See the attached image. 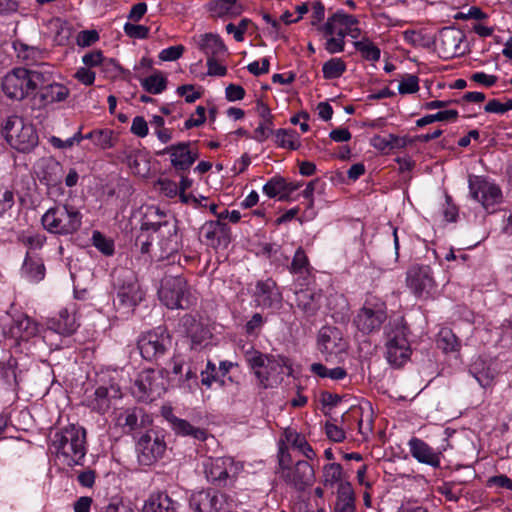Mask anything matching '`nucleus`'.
I'll use <instances>...</instances> for the list:
<instances>
[{
    "mask_svg": "<svg viewBox=\"0 0 512 512\" xmlns=\"http://www.w3.org/2000/svg\"><path fill=\"white\" fill-rule=\"evenodd\" d=\"M244 358L249 368L253 370L257 385L261 389L278 386L283 380L282 375L285 369L288 375L292 371L287 358L263 354L253 347L244 352Z\"/></svg>",
    "mask_w": 512,
    "mask_h": 512,
    "instance_id": "nucleus-1",
    "label": "nucleus"
},
{
    "mask_svg": "<svg viewBox=\"0 0 512 512\" xmlns=\"http://www.w3.org/2000/svg\"><path fill=\"white\" fill-rule=\"evenodd\" d=\"M51 447L68 466L81 465L86 455V430L80 425L69 424L54 433Z\"/></svg>",
    "mask_w": 512,
    "mask_h": 512,
    "instance_id": "nucleus-2",
    "label": "nucleus"
},
{
    "mask_svg": "<svg viewBox=\"0 0 512 512\" xmlns=\"http://www.w3.org/2000/svg\"><path fill=\"white\" fill-rule=\"evenodd\" d=\"M115 292L114 306L118 309L133 310L144 297L136 275L130 269L115 268L111 274Z\"/></svg>",
    "mask_w": 512,
    "mask_h": 512,
    "instance_id": "nucleus-3",
    "label": "nucleus"
},
{
    "mask_svg": "<svg viewBox=\"0 0 512 512\" xmlns=\"http://www.w3.org/2000/svg\"><path fill=\"white\" fill-rule=\"evenodd\" d=\"M42 66L38 69L14 68L2 81L4 94L12 100H23L35 93L37 84L43 81Z\"/></svg>",
    "mask_w": 512,
    "mask_h": 512,
    "instance_id": "nucleus-4",
    "label": "nucleus"
},
{
    "mask_svg": "<svg viewBox=\"0 0 512 512\" xmlns=\"http://www.w3.org/2000/svg\"><path fill=\"white\" fill-rule=\"evenodd\" d=\"M43 227L50 233L69 235L78 231L82 224L80 211L68 204H57L42 216Z\"/></svg>",
    "mask_w": 512,
    "mask_h": 512,
    "instance_id": "nucleus-5",
    "label": "nucleus"
},
{
    "mask_svg": "<svg viewBox=\"0 0 512 512\" xmlns=\"http://www.w3.org/2000/svg\"><path fill=\"white\" fill-rule=\"evenodd\" d=\"M385 348L387 361L400 367L408 361L411 355L410 344L407 339V328L402 318L391 320L385 327Z\"/></svg>",
    "mask_w": 512,
    "mask_h": 512,
    "instance_id": "nucleus-6",
    "label": "nucleus"
},
{
    "mask_svg": "<svg viewBox=\"0 0 512 512\" xmlns=\"http://www.w3.org/2000/svg\"><path fill=\"white\" fill-rule=\"evenodd\" d=\"M2 133L9 145L22 153L32 151L38 145V134L31 123L22 117H8L2 125Z\"/></svg>",
    "mask_w": 512,
    "mask_h": 512,
    "instance_id": "nucleus-7",
    "label": "nucleus"
},
{
    "mask_svg": "<svg viewBox=\"0 0 512 512\" xmlns=\"http://www.w3.org/2000/svg\"><path fill=\"white\" fill-rule=\"evenodd\" d=\"M290 455L283 448L279 449V474L289 485L299 491L313 484L315 473L307 461H297L294 466L289 465Z\"/></svg>",
    "mask_w": 512,
    "mask_h": 512,
    "instance_id": "nucleus-8",
    "label": "nucleus"
},
{
    "mask_svg": "<svg viewBox=\"0 0 512 512\" xmlns=\"http://www.w3.org/2000/svg\"><path fill=\"white\" fill-rule=\"evenodd\" d=\"M159 298L169 309H187L193 303L187 282L180 276H168L163 279Z\"/></svg>",
    "mask_w": 512,
    "mask_h": 512,
    "instance_id": "nucleus-9",
    "label": "nucleus"
},
{
    "mask_svg": "<svg viewBox=\"0 0 512 512\" xmlns=\"http://www.w3.org/2000/svg\"><path fill=\"white\" fill-rule=\"evenodd\" d=\"M172 346V338L165 328L158 327L139 336L137 347L146 361L155 362L163 357Z\"/></svg>",
    "mask_w": 512,
    "mask_h": 512,
    "instance_id": "nucleus-10",
    "label": "nucleus"
},
{
    "mask_svg": "<svg viewBox=\"0 0 512 512\" xmlns=\"http://www.w3.org/2000/svg\"><path fill=\"white\" fill-rule=\"evenodd\" d=\"M38 324L25 314L16 317L9 312H0V339L10 337L17 341H28L38 334Z\"/></svg>",
    "mask_w": 512,
    "mask_h": 512,
    "instance_id": "nucleus-11",
    "label": "nucleus"
},
{
    "mask_svg": "<svg viewBox=\"0 0 512 512\" xmlns=\"http://www.w3.org/2000/svg\"><path fill=\"white\" fill-rule=\"evenodd\" d=\"M387 319L386 305L382 301L367 300L353 319L356 329L364 335L380 330Z\"/></svg>",
    "mask_w": 512,
    "mask_h": 512,
    "instance_id": "nucleus-12",
    "label": "nucleus"
},
{
    "mask_svg": "<svg viewBox=\"0 0 512 512\" xmlns=\"http://www.w3.org/2000/svg\"><path fill=\"white\" fill-rule=\"evenodd\" d=\"M406 285L415 297L429 298L436 288L431 267L421 264L412 265L406 272Z\"/></svg>",
    "mask_w": 512,
    "mask_h": 512,
    "instance_id": "nucleus-13",
    "label": "nucleus"
},
{
    "mask_svg": "<svg viewBox=\"0 0 512 512\" xmlns=\"http://www.w3.org/2000/svg\"><path fill=\"white\" fill-rule=\"evenodd\" d=\"M43 81L42 84H37V89L34 93V100L39 107H47L49 105L63 102L70 95V90L63 84L52 80V73L42 65Z\"/></svg>",
    "mask_w": 512,
    "mask_h": 512,
    "instance_id": "nucleus-14",
    "label": "nucleus"
},
{
    "mask_svg": "<svg viewBox=\"0 0 512 512\" xmlns=\"http://www.w3.org/2000/svg\"><path fill=\"white\" fill-rule=\"evenodd\" d=\"M241 470L242 465L231 457L209 458L204 462L207 479L218 486H225L228 480L236 478Z\"/></svg>",
    "mask_w": 512,
    "mask_h": 512,
    "instance_id": "nucleus-15",
    "label": "nucleus"
},
{
    "mask_svg": "<svg viewBox=\"0 0 512 512\" xmlns=\"http://www.w3.org/2000/svg\"><path fill=\"white\" fill-rule=\"evenodd\" d=\"M469 194L479 202L486 210L493 208L502 201V191L494 182L483 176H470Z\"/></svg>",
    "mask_w": 512,
    "mask_h": 512,
    "instance_id": "nucleus-16",
    "label": "nucleus"
},
{
    "mask_svg": "<svg viewBox=\"0 0 512 512\" xmlns=\"http://www.w3.org/2000/svg\"><path fill=\"white\" fill-rule=\"evenodd\" d=\"M195 147V142L183 141L167 146L156 154L169 155L172 167L178 172H184L189 170L199 158V152Z\"/></svg>",
    "mask_w": 512,
    "mask_h": 512,
    "instance_id": "nucleus-17",
    "label": "nucleus"
},
{
    "mask_svg": "<svg viewBox=\"0 0 512 512\" xmlns=\"http://www.w3.org/2000/svg\"><path fill=\"white\" fill-rule=\"evenodd\" d=\"M162 375L154 370L142 371L132 387L133 395L140 401H153L165 392Z\"/></svg>",
    "mask_w": 512,
    "mask_h": 512,
    "instance_id": "nucleus-18",
    "label": "nucleus"
},
{
    "mask_svg": "<svg viewBox=\"0 0 512 512\" xmlns=\"http://www.w3.org/2000/svg\"><path fill=\"white\" fill-rule=\"evenodd\" d=\"M137 449L139 461L144 465H150L162 458L166 451V443L162 436L150 430L140 437Z\"/></svg>",
    "mask_w": 512,
    "mask_h": 512,
    "instance_id": "nucleus-19",
    "label": "nucleus"
},
{
    "mask_svg": "<svg viewBox=\"0 0 512 512\" xmlns=\"http://www.w3.org/2000/svg\"><path fill=\"white\" fill-rule=\"evenodd\" d=\"M465 39L464 33L455 27H444L439 31L435 41L439 55L444 59L462 55L464 50L461 47Z\"/></svg>",
    "mask_w": 512,
    "mask_h": 512,
    "instance_id": "nucleus-20",
    "label": "nucleus"
},
{
    "mask_svg": "<svg viewBox=\"0 0 512 512\" xmlns=\"http://www.w3.org/2000/svg\"><path fill=\"white\" fill-rule=\"evenodd\" d=\"M206 245L213 248H227L231 242V229L222 221H207L200 228Z\"/></svg>",
    "mask_w": 512,
    "mask_h": 512,
    "instance_id": "nucleus-21",
    "label": "nucleus"
},
{
    "mask_svg": "<svg viewBox=\"0 0 512 512\" xmlns=\"http://www.w3.org/2000/svg\"><path fill=\"white\" fill-rule=\"evenodd\" d=\"M254 301L263 309H279L282 305V294L275 281L272 279L258 281L255 286Z\"/></svg>",
    "mask_w": 512,
    "mask_h": 512,
    "instance_id": "nucleus-22",
    "label": "nucleus"
},
{
    "mask_svg": "<svg viewBox=\"0 0 512 512\" xmlns=\"http://www.w3.org/2000/svg\"><path fill=\"white\" fill-rule=\"evenodd\" d=\"M158 231L160 240L159 246L162 257H169L180 249V237L177 233V225L175 220L164 221L162 223L153 224Z\"/></svg>",
    "mask_w": 512,
    "mask_h": 512,
    "instance_id": "nucleus-23",
    "label": "nucleus"
},
{
    "mask_svg": "<svg viewBox=\"0 0 512 512\" xmlns=\"http://www.w3.org/2000/svg\"><path fill=\"white\" fill-rule=\"evenodd\" d=\"M358 20L355 16L347 14L344 10H338L328 17L325 24L318 27L323 34L344 36L351 32V27L357 26Z\"/></svg>",
    "mask_w": 512,
    "mask_h": 512,
    "instance_id": "nucleus-24",
    "label": "nucleus"
},
{
    "mask_svg": "<svg viewBox=\"0 0 512 512\" xmlns=\"http://www.w3.org/2000/svg\"><path fill=\"white\" fill-rule=\"evenodd\" d=\"M39 181L48 187L61 184L64 176V168L52 157L41 158L35 166Z\"/></svg>",
    "mask_w": 512,
    "mask_h": 512,
    "instance_id": "nucleus-25",
    "label": "nucleus"
},
{
    "mask_svg": "<svg viewBox=\"0 0 512 512\" xmlns=\"http://www.w3.org/2000/svg\"><path fill=\"white\" fill-rule=\"evenodd\" d=\"M317 345L319 351L325 355L337 354L345 347L341 331L332 326H324L319 330Z\"/></svg>",
    "mask_w": 512,
    "mask_h": 512,
    "instance_id": "nucleus-26",
    "label": "nucleus"
},
{
    "mask_svg": "<svg viewBox=\"0 0 512 512\" xmlns=\"http://www.w3.org/2000/svg\"><path fill=\"white\" fill-rule=\"evenodd\" d=\"M163 415L176 435L191 437L196 441H205L208 438L205 429L193 426L187 420L175 416L171 410L165 411Z\"/></svg>",
    "mask_w": 512,
    "mask_h": 512,
    "instance_id": "nucleus-27",
    "label": "nucleus"
},
{
    "mask_svg": "<svg viewBox=\"0 0 512 512\" xmlns=\"http://www.w3.org/2000/svg\"><path fill=\"white\" fill-rule=\"evenodd\" d=\"M410 454L418 462L433 468L440 466L441 452L435 451L422 439L413 437L408 442Z\"/></svg>",
    "mask_w": 512,
    "mask_h": 512,
    "instance_id": "nucleus-28",
    "label": "nucleus"
},
{
    "mask_svg": "<svg viewBox=\"0 0 512 512\" xmlns=\"http://www.w3.org/2000/svg\"><path fill=\"white\" fill-rule=\"evenodd\" d=\"M296 306L306 318L316 315L321 307V292L313 291L309 288L296 291Z\"/></svg>",
    "mask_w": 512,
    "mask_h": 512,
    "instance_id": "nucleus-29",
    "label": "nucleus"
},
{
    "mask_svg": "<svg viewBox=\"0 0 512 512\" xmlns=\"http://www.w3.org/2000/svg\"><path fill=\"white\" fill-rule=\"evenodd\" d=\"M221 505L222 496L215 491H199L190 498V506L196 512H218Z\"/></svg>",
    "mask_w": 512,
    "mask_h": 512,
    "instance_id": "nucleus-30",
    "label": "nucleus"
},
{
    "mask_svg": "<svg viewBox=\"0 0 512 512\" xmlns=\"http://www.w3.org/2000/svg\"><path fill=\"white\" fill-rule=\"evenodd\" d=\"M197 45L207 56L220 58L226 54L227 48L218 34L205 33L198 37Z\"/></svg>",
    "mask_w": 512,
    "mask_h": 512,
    "instance_id": "nucleus-31",
    "label": "nucleus"
},
{
    "mask_svg": "<svg viewBox=\"0 0 512 512\" xmlns=\"http://www.w3.org/2000/svg\"><path fill=\"white\" fill-rule=\"evenodd\" d=\"M207 11L213 17H236L243 12V6L237 0H209Z\"/></svg>",
    "mask_w": 512,
    "mask_h": 512,
    "instance_id": "nucleus-32",
    "label": "nucleus"
},
{
    "mask_svg": "<svg viewBox=\"0 0 512 512\" xmlns=\"http://www.w3.org/2000/svg\"><path fill=\"white\" fill-rule=\"evenodd\" d=\"M178 503L167 493L160 492L150 495L146 500L143 512H177Z\"/></svg>",
    "mask_w": 512,
    "mask_h": 512,
    "instance_id": "nucleus-33",
    "label": "nucleus"
},
{
    "mask_svg": "<svg viewBox=\"0 0 512 512\" xmlns=\"http://www.w3.org/2000/svg\"><path fill=\"white\" fill-rule=\"evenodd\" d=\"M50 328L62 335H71L77 329L75 315L70 313L68 309H62L58 318L50 321Z\"/></svg>",
    "mask_w": 512,
    "mask_h": 512,
    "instance_id": "nucleus-34",
    "label": "nucleus"
},
{
    "mask_svg": "<svg viewBox=\"0 0 512 512\" xmlns=\"http://www.w3.org/2000/svg\"><path fill=\"white\" fill-rule=\"evenodd\" d=\"M143 416V412L139 408H128L120 411L116 416V424L120 426L125 433L136 430L139 426V417Z\"/></svg>",
    "mask_w": 512,
    "mask_h": 512,
    "instance_id": "nucleus-35",
    "label": "nucleus"
},
{
    "mask_svg": "<svg viewBox=\"0 0 512 512\" xmlns=\"http://www.w3.org/2000/svg\"><path fill=\"white\" fill-rule=\"evenodd\" d=\"M22 276L30 282H39L45 276V266L41 259L26 256L22 269Z\"/></svg>",
    "mask_w": 512,
    "mask_h": 512,
    "instance_id": "nucleus-36",
    "label": "nucleus"
},
{
    "mask_svg": "<svg viewBox=\"0 0 512 512\" xmlns=\"http://www.w3.org/2000/svg\"><path fill=\"white\" fill-rule=\"evenodd\" d=\"M355 497L349 483L340 484L335 509L337 512H354Z\"/></svg>",
    "mask_w": 512,
    "mask_h": 512,
    "instance_id": "nucleus-37",
    "label": "nucleus"
},
{
    "mask_svg": "<svg viewBox=\"0 0 512 512\" xmlns=\"http://www.w3.org/2000/svg\"><path fill=\"white\" fill-rule=\"evenodd\" d=\"M87 406L92 410L104 414L110 408V399L106 387H98L91 396H88Z\"/></svg>",
    "mask_w": 512,
    "mask_h": 512,
    "instance_id": "nucleus-38",
    "label": "nucleus"
},
{
    "mask_svg": "<svg viewBox=\"0 0 512 512\" xmlns=\"http://www.w3.org/2000/svg\"><path fill=\"white\" fill-rule=\"evenodd\" d=\"M310 264L307 255L304 250L299 247L293 256L291 265L289 266L290 273L298 275L299 277L306 279L310 275Z\"/></svg>",
    "mask_w": 512,
    "mask_h": 512,
    "instance_id": "nucleus-39",
    "label": "nucleus"
},
{
    "mask_svg": "<svg viewBox=\"0 0 512 512\" xmlns=\"http://www.w3.org/2000/svg\"><path fill=\"white\" fill-rule=\"evenodd\" d=\"M298 186H293L288 188V185L285 182V179L280 176L272 177L264 186H263V192L269 197V198H275L279 196V199H283L284 196L282 195L286 190L293 191L297 189Z\"/></svg>",
    "mask_w": 512,
    "mask_h": 512,
    "instance_id": "nucleus-40",
    "label": "nucleus"
},
{
    "mask_svg": "<svg viewBox=\"0 0 512 512\" xmlns=\"http://www.w3.org/2000/svg\"><path fill=\"white\" fill-rule=\"evenodd\" d=\"M275 143L281 148L297 150L300 147L299 135L292 129H279L275 133Z\"/></svg>",
    "mask_w": 512,
    "mask_h": 512,
    "instance_id": "nucleus-41",
    "label": "nucleus"
},
{
    "mask_svg": "<svg viewBox=\"0 0 512 512\" xmlns=\"http://www.w3.org/2000/svg\"><path fill=\"white\" fill-rule=\"evenodd\" d=\"M353 45L365 60L376 62L380 59V49L369 38L364 37Z\"/></svg>",
    "mask_w": 512,
    "mask_h": 512,
    "instance_id": "nucleus-42",
    "label": "nucleus"
},
{
    "mask_svg": "<svg viewBox=\"0 0 512 512\" xmlns=\"http://www.w3.org/2000/svg\"><path fill=\"white\" fill-rule=\"evenodd\" d=\"M286 439L293 448L301 452L307 459L311 460L315 457L316 454L313 448L301 434L289 431L286 433Z\"/></svg>",
    "mask_w": 512,
    "mask_h": 512,
    "instance_id": "nucleus-43",
    "label": "nucleus"
},
{
    "mask_svg": "<svg viewBox=\"0 0 512 512\" xmlns=\"http://www.w3.org/2000/svg\"><path fill=\"white\" fill-rule=\"evenodd\" d=\"M175 386L182 389L186 393L195 392L199 386L197 370L191 366H188L185 372L183 371V374L180 376Z\"/></svg>",
    "mask_w": 512,
    "mask_h": 512,
    "instance_id": "nucleus-44",
    "label": "nucleus"
},
{
    "mask_svg": "<svg viewBox=\"0 0 512 512\" xmlns=\"http://www.w3.org/2000/svg\"><path fill=\"white\" fill-rule=\"evenodd\" d=\"M346 71V64L341 58H331L322 66L323 77L325 79H337Z\"/></svg>",
    "mask_w": 512,
    "mask_h": 512,
    "instance_id": "nucleus-45",
    "label": "nucleus"
},
{
    "mask_svg": "<svg viewBox=\"0 0 512 512\" xmlns=\"http://www.w3.org/2000/svg\"><path fill=\"white\" fill-rule=\"evenodd\" d=\"M141 86L148 93L160 94L167 87V79L160 73H156L142 79Z\"/></svg>",
    "mask_w": 512,
    "mask_h": 512,
    "instance_id": "nucleus-46",
    "label": "nucleus"
},
{
    "mask_svg": "<svg viewBox=\"0 0 512 512\" xmlns=\"http://www.w3.org/2000/svg\"><path fill=\"white\" fill-rule=\"evenodd\" d=\"M184 361L180 357L174 356L167 368L161 370L162 377L165 376L172 386H175L180 376L183 374Z\"/></svg>",
    "mask_w": 512,
    "mask_h": 512,
    "instance_id": "nucleus-47",
    "label": "nucleus"
},
{
    "mask_svg": "<svg viewBox=\"0 0 512 512\" xmlns=\"http://www.w3.org/2000/svg\"><path fill=\"white\" fill-rule=\"evenodd\" d=\"M310 370L321 378H330L332 380H341L346 377V370L342 367L327 368L321 363H313Z\"/></svg>",
    "mask_w": 512,
    "mask_h": 512,
    "instance_id": "nucleus-48",
    "label": "nucleus"
},
{
    "mask_svg": "<svg viewBox=\"0 0 512 512\" xmlns=\"http://www.w3.org/2000/svg\"><path fill=\"white\" fill-rule=\"evenodd\" d=\"M373 146L381 151L403 148L405 140L394 134H388L385 137L375 136L373 138Z\"/></svg>",
    "mask_w": 512,
    "mask_h": 512,
    "instance_id": "nucleus-49",
    "label": "nucleus"
},
{
    "mask_svg": "<svg viewBox=\"0 0 512 512\" xmlns=\"http://www.w3.org/2000/svg\"><path fill=\"white\" fill-rule=\"evenodd\" d=\"M437 345L444 352H454L459 349L460 342L451 330L442 329L438 335Z\"/></svg>",
    "mask_w": 512,
    "mask_h": 512,
    "instance_id": "nucleus-50",
    "label": "nucleus"
},
{
    "mask_svg": "<svg viewBox=\"0 0 512 512\" xmlns=\"http://www.w3.org/2000/svg\"><path fill=\"white\" fill-rule=\"evenodd\" d=\"M458 117L457 110H445L439 111L435 114L426 115L416 121V125L418 127H424L428 124L434 123L436 121H454Z\"/></svg>",
    "mask_w": 512,
    "mask_h": 512,
    "instance_id": "nucleus-51",
    "label": "nucleus"
},
{
    "mask_svg": "<svg viewBox=\"0 0 512 512\" xmlns=\"http://www.w3.org/2000/svg\"><path fill=\"white\" fill-rule=\"evenodd\" d=\"M17 361L13 357L9 356L7 359L0 361V375L2 379L9 385L17 382L16 375Z\"/></svg>",
    "mask_w": 512,
    "mask_h": 512,
    "instance_id": "nucleus-52",
    "label": "nucleus"
},
{
    "mask_svg": "<svg viewBox=\"0 0 512 512\" xmlns=\"http://www.w3.org/2000/svg\"><path fill=\"white\" fill-rule=\"evenodd\" d=\"M13 48L19 59L24 61H35L40 54V50L35 46H30L20 40L13 42Z\"/></svg>",
    "mask_w": 512,
    "mask_h": 512,
    "instance_id": "nucleus-53",
    "label": "nucleus"
},
{
    "mask_svg": "<svg viewBox=\"0 0 512 512\" xmlns=\"http://www.w3.org/2000/svg\"><path fill=\"white\" fill-rule=\"evenodd\" d=\"M342 479V466L339 463L327 464L323 467V483L333 486Z\"/></svg>",
    "mask_w": 512,
    "mask_h": 512,
    "instance_id": "nucleus-54",
    "label": "nucleus"
},
{
    "mask_svg": "<svg viewBox=\"0 0 512 512\" xmlns=\"http://www.w3.org/2000/svg\"><path fill=\"white\" fill-rule=\"evenodd\" d=\"M404 39L407 43L413 45L414 47L430 48L431 45L435 43L434 39L431 37H427L421 32L413 30L405 31Z\"/></svg>",
    "mask_w": 512,
    "mask_h": 512,
    "instance_id": "nucleus-55",
    "label": "nucleus"
},
{
    "mask_svg": "<svg viewBox=\"0 0 512 512\" xmlns=\"http://www.w3.org/2000/svg\"><path fill=\"white\" fill-rule=\"evenodd\" d=\"M93 245L104 255L111 256L114 253V243L101 232L94 231L92 235Z\"/></svg>",
    "mask_w": 512,
    "mask_h": 512,
    "instance_id": "nucleus-56",
    "label": "nucleus"
},
{
    "mask_svg": "<svg viewBox=\"0 0 512 512\" xmlns=\"http://www.w3.org/2000/svg\"><path fill=\"white\" fill-rule=\"evenodd\" d=\"M326 38L324 48L330 54L341 53L345 48V37L331 34H323Z\"/></svg>",
    "mask_w": 512,
    "mask_h": 512,
    "instance_id": "nucleus-57",
    "label": "nucleus"
},
{
    "mask_svg": "<svg viewBox=\"0 0 512 512\" xmlns=\"http://www.w3.org/2000/svg\"><path fill=\"white\" fill-rule=\"evenodd\" d=\"M94 144L100 149H109L114 146L113 131L110 129L94 130Z\"/></svg>",
    "mask_w": 512,
    "mask_h": 512,
    "instance_id": "nucleus-58",
    "label": "nucleus"
},
{
    "mask_svg": "<svg viewBox=\"0 0 512 512\" xmlns=\"http://www.w3.org/2000/svg\"><path fill=\"white\" fill-rule=\"evenodd\" d=\"M419 90V78L416 75L409 74L399 83L398 91L400 94H412Z\"/></svg>",
    "mask_w": 512,
    "mask_h": 512,
    "instance_id": "nucleus-59",
    "label": "nucleus"
},
{
    "mask_svg": "<svg viewBox=\"0 0 512 512\" xmlns=\"http://www.w3.org/2000/svg\"><path fill=\"white\" fill-rule=\"evenodd\" d=\"M125 34L133 39H145L148 37L149 28L144 25L126 23L124 25Z\"/></svg>",
    "mask_w": 512,
    "mask_h": 512,
    "instance_id": "nucleus-60",
    "label": "nucleus"
},
{
    "mask_svg": "<svg viewBox=\"0 0 512 512\" xmlns=\"http://www.w3.org/2000/svg\"><path fill=\"white\" fill-rule=\"evenodd\" d=\"M265 320L260 313H255L245 324V333L250 336H258Z\"/></svg>",
    "mask_w": 512,
    "mask_h": 512,
    "instance_id": "nucleus-61",
    "label": "nucleus"
},
{
    "mask_svg": "<svg viewBox=\"0 0 512 512\" xmlns=\"http://www.w3.org/2000/svg\"><path fill=\"white\" fill-rule=\"evenodd\" d=\"M249 23L250 20L248 19H242L238 26H235L233 23H229L226 25V31L227 33H233L234 39L237 42H242Z\"/></svg>",
    "mask_w": 512,
    "mask_h": 512,
    "instance_id": "nucleus-62",
    "label": "nucleus"
},
{
    "mask_svg": "<svg viewBox=\"0 0 512 512\" xmlns=\"http://www.w3.org/2000/svg\"><path fill=\"white\" fill-rule=\"evenodd\" d=\"M183 52L184 46L182 45L170 46L159 53V58L162 61H175L182 56Z\"/></svg>",
    "mask_w": 512,
    "mask_h": 512,
    "instance_id": "nucleus-63",
    "label": "nucleus"
},
{
    "mask_svg": "<svg viewBox=\"0 0 512 512\" xmlns=\"http://www.w3.org/2000/svg\"><path fill=\"white\" fill-rule=\"evenodd\" d=\"M272 120L262 121L254 131V139L258 142H264L272 135Z\"/></svg>",
    "mask_w": 512,
    "mask_h": 512,
    "instance_id": "nucleus-64",
    "label": "nucleus"
}]
</instances>
